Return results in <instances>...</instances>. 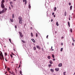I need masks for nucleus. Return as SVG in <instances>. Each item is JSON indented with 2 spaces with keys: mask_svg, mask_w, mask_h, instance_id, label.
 Here are the masks:
<instances>
[{
  "mask_svg": "<svg viewBox=\"0 0 75 75\" xmlns=\"http://www.w3.org/2000/svg\"><path fill=\"white\" fill-rule=\"evenodd\" d=\"M9 74H13V72L11 73V71H9Z\"/></svg>",
  "mask_w": 75,
  "mask_h": 75,
  "instance_id": "obj_26",
  "label": "nucleus"
},
{
  "mask_svg": "<svg viewBox=\"0 0 75 75\" xmlns=\"http://www.w3.org/2000/svg\"><path fill=\"white\" fill-rule=\"evenodd\" d=\"M52 57L53 58H55V57L54 56V54H52Z\"/></svg>",
  "mask_w": 75,
  "mask_h": 75,
  "instance_id": "obj_19",
  "label": "nucleus"
},
{
  "mask_svg": "<svg viewBox=\"0 0 75 75\" xmlns=\"http://www.w3.org/2000/svg\"><path fill=\"white\" fill-rule=\"evenodd\" d=\"M13 48V51H15V50H16V49H15V48H14V47Z\"/></svg>",
  "mask_w": 75,
  "mask_h": 75,
  "instance_id": "obj_41",
  "label": "nucleus"
},
{
  "mask_svg": "<svg viewBox=\"0 0 75 75\" xmlns=\"http://www.w3.org/2000/svg\"><path fill=\"white\" fill-rule=\"evenodd\" d=\"M52 15L53 16H54V13L53 12L52 13Z\"/></svg>",
  "mask_w": 75,
  "mask_h": 75,
  "instance_id": "obj_46",
  "label": "nucleus"
},
{
  "mask_svg": "<svg viewBox=\"0 0 75 75\" xmlns=\"http://www.w3.org/2000/svg\"><path fill=\"white\" fill-rule=\"evenodd\" d=\"M53 21V19H52L51 20V22H52Z\"/></svg>",
  "mask_w": 75,
  "mask_h": 75,
  "instance_id": "obj_47",
  "label": "nucleus"
},
{
  "mask_svg": "<svg viewBox=\"0 0 75 75\" xmlns=\"http://www.w3.org/2000/svg\"><path fill=\"white\" fill-rule=\"evenodd\" d=\"M31 40L33 42H35V40H34V39H31Z\"/></svg>",
  "mask_w": 75,
  "mask_h": 75,
  "instance_id": "obj_14",
  "label": "nucleus"
},
{
  "mask_svg": "<svg viewBox=\"0 0 75 75\" xmlns=\"http://www.w3.org/2000/svg\"><path fill=\"white\" fill-rule=\"evenodd\" d=\"M26 4H27V1H26V2H25V5H26Z\"/></svg>",
  "mask_w": 75,
  "mask_h": 75,
  "instance_id": "obj_43",
  "label": "nucleus"
},
{
  "mask_svg": "<svg viewBox=\"0 0 75 75\" xmlns=\"http://www.w3.org/2000/svg\"><path fill=\"white\" fill-rule=\"evenodd\" d=\"M18 19L19 20V21L23 20V18H22V17H21L19 16L18 17Z\"/></svg>",
  "mask_w": 75,
  "mask_h": 75,
  "instance_id": "obj_5",
  "label": "nucleus"
},
{
  "mask_svg": "<svg viewBox=\"0 0 75 75\" xmlns=\"http://www.w3.org/2000/svg\"><path fill=\"white\" fill-rule=\"evenodd\" d=\"M0 59H1V60L3 59L4 60V57H3V53L1 52V54H0Z\"/></svg>",
  "mask_w": 75,
  "mask_h": 75,
  "instance_id": "obj_2",
  "label": "nucleus"
},
{
  "mask_svg": "<svg viewBox=\"0 0 75 75\" xmlns=\"http://www.w3.org/2000/svg\"><path fill=\"white\" fill-rule=\"evenodd\" d=\"M23 2H25L27 1V0H23Z\"/></svg>",
  "mask_w": 75,
  "mask_h": 75,
  "instance_id": "obj_29",
  "label": "nucleus"
},
{
  "mask_svg": "<svg viewBox=\"0 0 75 75\" xmlns=\"http://www.w3.org/2000/svg\"><path fill=\"white\" fill-rule=\"evenodd\" d=\"M14 14H12V18H14Z\"/></svg>",
  "mask_w": 75,
  "mask_h": 75,
  "instance_id": "obj_27",
  "label": "nucleus"
},
{
  "mask_svg": "<svg viewBox=\"0 0 75 75\" xmlns=\"http://www.w3.org/2000/svg\"><path fill=\"white\" fill-rule=\"evenodd\" d=\"M58 66L59 67H62V63H60L59 64Z\"/></svg>",
  "mask_w": 75,
  "mask_h": 75,
  "instance_id": "obj_9",
  "label": "nucleus"
},
{
  "mask_svg": "<svg viewBox=\"0 0 75 75\" xmlns=\"http://www.w3.org/2000/svg\"><path fill=\"white\" fill-rule=\"evenodd\" d=\"M7 10V9L6 8H4L2 10V11H0V14H1L3 13H4V12H6V11Z\"/></svg>",
  "mask_w": 75,
  "mask_h": 75,
  "instance_id": "obj_1",
  "label": "nucleus"
},
{
  "mask_svg": "<svg viewBox=\"0 0 75 75\" xmlns=\"http://www.w3.org/2000/svg\"><path fill=\"white\" fill-rule=\"evenodd\" d=\"M33 50H36V47H33Z\"/></svg>",
  "mask_w": 75,
  "mask_h": 75,
  "instance_id": "obj_21",
  "label": "nucleus"
},
{
  "mask_svg": "<svg viewBox=\"0 0 75 75\" xmlns=\"http://www.w3.org/2000/svg\"><path fill=\"white\" fill-rule=\"evenodd\" d=\"M53 61H55V59H53Z\"/></svg>",
  "mask_w": 75,
  "mask_h": 75,
  "instance_id": "obj_50",
  "label": "nucleus"
},
{
  "mask_svg": "<svg viewBox=\"0 0 75 75\" xmlns=\"http://www.w3.org/2000/svg\"><path fill=\"white\" fill-rule=\"evenodd\" d=\"M62 50H63V48H62L61 49L60 51H62Z\"/></svg>",
  "mask_w": 75,
  "mask_h": 75,
  "instance_id": "obj_30",
  "label": "nucleus"
},
{
  "mask_svg": "<svg viewBox=\"0 0 75 75\" xmlns=\"http://www.w3.org/2000/svg\"><path fill=\"white\" fill-rule=\"evenodd\" d=\"M1 8H4L5 7L4 5V4H1Z\"/></svg>",
  "mask_w": 75,
  "mask_h": 75,
  "instance_id": "obj_3",
  "label": "nucleus"
},
{
  "mask_svg": "<svg viewBox=\"0 0 75 75\" xmlns=\"http://www.w3.org/2000/svg\"><path fill=\"white\" fill-rule=\"evenodd\" d=\"M30 34L31 35V37H33V33H31Z\"/></svg>",
  "mask_w": 75,
  "mask_h": 75,
  "instance_id": "obj_18",
  "label": "nucleus"
},
{
  "mask_svg": "<svg viewBox=\"0 0 75 75\" xmlns=\"http://www.w3.org/2000/svg\"><path fill=\"white\" fill-rule=\"evenodd\" d=\"M9 40L10 42H11V39H9Z\"/></svg>",
  "mask_w": 75,
  "mask_h": 75,
  "instance_id": "obj_33",
  "label": "nucleus"
},
{
  "mask_svg": "<svg viewBox=\"0 0 75 75\" xmlns=\"http://www.w3.org/2000/svg\"><path fill=\"white\" fill-rule=\"evenodd\" d=\"M19 23L20 24H21L22 23L23 20H21L20 21H19Z\"/></svg>",
  "mask_w": 75,
  "mask_h": 75,
  "instance_id": "obj_6",
  "label": "nucleus"
},
{
  "mask_svg": "<svg viewBox=\"0 0 75 75\" xmlns=\"http://www.w3.org/2000/svg\"><path fill=\"white\" fill-rule=\"evenodd\" d=\"M72 8V6H71L70 7V10H71Z\"/></svg>",
  "mask_w": 75,
  "mask_h": 75,
  "instance_id": "obj_15",
  "label": "nucleus"
},
{
  "mask_svg": "<svg viewBox=\"0 0 75 75\" xmlns=\"http://www.w3.org/2000/svg\"><path fill=\"white\" fill-rule=\"evenodd\" d=\"M48 35H47L46 36V38H48Z\"/></svg>",
  "mask_w": 75,
  "mask_h": 75,
  "instance_id": "obj_44",
  "label": "nucleus"
},
{
  "mask_svg": "<svg viewBox=\"0 0 75 75\" xmlns=\"http://www.w3.org/2000/svg\"><path fill=\"white\" fill-rule=\"evenodd\" d=\"M49 62L50 64H53L52 61L51 60H50L49 61Z\"/></svg>",
  "mask_w": 75,
  "mask_h": 75,
  "instance_id": "obj_8",
  "label": "nucleus"
},
{
  "mask_svg": "<svg viewBox=\"0 0 75 75\" xmlns=\"http://www.w3.org/2000/svg\"><path fill=\"white\" fill-rule=\"evenodd\" d=\"M56 10H57V8H56V7H55L54 9V11H56Z\"/></svg>",
  "mask_w": 75,
  "mask_h": 75,
  "instance_id": "obj_22",
  "label": "nucleus"
},
{
  "mask_svg": "<svg viewBox=\"0 0 75 75\" xmlns=\"http://www.w3.org/2000/svg\"><path fill=\"white\" fill-rule=\"evenodd\" d=\"M70 31L71 33H72V29H70Z\"/></svg>",
  "mask_w": 75,
  "mask_h": 75,
  "instance_id": "obj_35",
  "label": "nucleus"
},
{
  "mask_svg": "<svg viewBox=\"0 0 75 75\" xmlns=\"http://www.w3.org/2000/svg\"><path fill=\"white\" fill-rule=\"evenodd\" d=\"M64 16H67V12H65L64 13Z\"/></svg>",
  "mask_w": 75,
  "mask_h": 75,
  "instance_id": "obj_20",
  "label": "nucleus"
},
{
  "mask_svg": "<svg viewBox=\"0 0 75 75\" xmlns=\"http://www.w3.org/2000/svg\"><path fill=\"white\" fill-rule=\"evenodd\" d=\"M7 71H6L5 72V74H7Z\"/></svg>",
  "mask_w": 75,
  "mask_h": 75,
  "instance_id": "obj_52",
  "label": "nucleus"
},
{
  "mask_svg": "<svg viewBox=\"0 0 75 75\" xmlns=\"http://www.w3.org/2000/svg\"><path fill=\"white\" fill-rule=\"evenodd\" d=\"M36 36L37 37H38V34H37V33H36Z\"/></svg>",
  "mask_w": 75,
  "mask_h": 75,
  "instance_id": "obj_31",
  "label": "nucleus"
},
{
  "mask_svg": "<svg viewBox=\"0 0 75 75\" xmlns=\"http://www.w3.org/2000/svg\"><path fill=\"white\" fill-rule=\"evenodd\" d=\"M5 60L6 61H8L7 60V59H6V58H5Z\"/></svg>",
  "mask_w": 75,
  "mask_h": 75,
  "instance_id": "obj_45",
  "label": "nucleus"
},
{
  "mask_svg": "<svg viewBox=\"0 0 75 75\" xmlns=\"http://www.w3.org/2000/svg\"><path fill=\"white\" fill-rule=\"evenodd\" d=\"M50 71L52 72H54V70L52 69H51Z\"/></svg>",
  "mask_w": 75,
  "mask_h": 75,
  "instance_id": "obj_12",
  "label": "nucleus"
},
{
  "mask_svg": "<svg viewBox=\"0 0 75 75\" xmlns=\"http://www.w3.org/2000/svg\"><path fill=\"white\" fill-rule=\"evenodd\" d=\"M11 7L12 8L13 7V5H11Z\"/></svg>",
  "mask_w": 75,
  "mask_h": 75,
  "instance_id": "obj_51",
  "label": "nucleus"
},
{
  "mask_svg": "<svg viewBox=\"0 0 75 75\" xmlns=\"http://www.w3.org/2000/svg\"><path fill=\"white\" fill-rule=\"evenodd\" d=\"M9 9H10H10H11V8L10 7H9Z\"/></svg>",
  "mask_w": 75,
  "mask_h": 75,
  "instance_id": "obj_57",
  "label": "nucleus"
},
{
  "mask_svg": "<svg viewBox=\"0 0 75 75\" xmlns=\"http://www.w3.org/2000/svg\"><path fill=\"white\" fill-rule=\"evenodd\" d=\"M5 2V1H4V0H2L1 2V4H3Z\"/></svg>",
  "mask_w": 75,
  "mask_h": 75,
  "instance_id": "obj_11",
  "label": "nucleus"
},
{
  "mask_svg": "<svg viewBox=\"0 0 75 75\" xmlns=\"http://www.w3.org/2000/svg\"><path fill=\"white\" fill-rule=\"evenodd\" d=\"M21 67V64H19V67Z\"/></svg>",
  "mask_w": 75,
  "mask_h": 75,
  "instance_id": "obj_53",
  "label": "nucleus"
},
{
  "mask_svg": "<svg viewBox=\"0 0 75 75\" xmlns=\"http://www.w3.org/2000/svg\"><path fill=\"white\" fill-rule=\"evenodd\" d=\"M36 47L37 48H38L39 50H40V49H41V48H40V47L39 45H37L36 46Z\"/></svg>",
  "mask_w": 75,
  "mask_h": 75,
  "instance_id": "obj_7",
  "label": "nucleus"
},
{
  "mask_svg": "<svg viewBox=\"0 0 75 75\" xmlns=\"http://www.w3.org/2000/svg\"><path fill=\"white\" fill-rule=\"evenodd\" d=\"M73 41H74V42H75V40H74Z\"/></svg>",
  "mask_w": 75,
  "mask_h": 75,
  "instance_id": "obj_63",
  "label": "nucleus"
},
{
  "mask_svg": "<svg viewBox=\"0 0 75 75\" xmlns=\"http://www.w3.org/2000/svg\"><path fill=\"white\" fill-rule=\"evenodd\" d=\"M13 1H16V0H13Z\"/></svg>",
  "mask_w": 75,
  "mask_h": 75,
  "instance_id": "obj_62",
  "label": "nucleus"
},
{
  "mask_svg": "<svg viewBox=\"0 0 75 75\" xmlns=\"http://www.w3.org/2000/svg\"><path fill=\"white\" fill-rule=\"evenodd\" d=\"M10 20L11 22H13V21H13V19H10Z\"/></svg>",
  "mask_w": 75,
  "mask_h": 75,
  "instance_id": "obj_17",
  "label": "nucleus"
},
{
  "mask_svg": "<svg viewBox=\"0 0 75 75\" xmlns=\"http://www.w3.org/2000/svg\"><path fill=\"white\" fill-rule=\"evenodd\" d=\"M29 8H31V6L30 5V4H29Z\"/></svg>",
  "mask_w": 75,
  "mask_h": 75,
  "instance_id": "obj_24",
  "label": "nucleus"
},
{
  "mask_svg": "<svg viewBox=\"0 0 75 75\" xmlns=\"http://www.w3.org/2000/svg\"><path fill=\"white\" fill-rule=\"evenodd\" d=\"M30 28H31V30H32V27H31Z\"/></svg>",
  "mask_w": 75,
  "mask_h": 75,
  "instance_id": "obj_61",
  "label": "nucleus"
},
{
  "mask_svg": "<svg viewBox=\"0 0 75 75\" xmlns=\"http://www.w3.org/2000/svg\"><path fill=\"white\" fill-rule=\"evenodd\" d=\"M72 45H73V46H74V44L73 43L72 44Z\"/></svg>",
  "mask_w": 75,
  "mask_h": 75,
  "instance_id": "obj_54",
  "label": "nucleus"
},
{
  "mask_svg": "<svg viewBox=\"0 0 75 75\" xmlns=\"http://www.w3.org/2000/svg\"><path fill=\"white\" fill-rule=\"evenodd\" d=\"M19 33L20 35V36H21V37H23V35L22 34L21 32H19Z\"/></svg>",
  "mask_w": 75,
  "mask_h": 75,
  "instance_id": "obj_4",
  "label": "nucleus"
},
{
  "mask_svg": "<svg viewBox=\"0 0 75 75\" xmlns=\"http://www.w3.org/2000/svg\"><path fill=\"white\" fill-rule=\"evenodd\" d=\"M47 58H48V59H51V56H49L47 57Z\"/></svg>",
  "mask_w": 75,
  "mask_h": 75,
  "instance_id": "obj_16",
  "label": "nucleus"
},
{
  "mask_svg": "<svg viewBox=\"0 0 75 75\" xmlns=\"http://www.w3.org/2000/svg\"><path fill=\"white\" fill-rule=\"evenodd\" d=\"M56 25H57V26H58L59 25L58 22H56Z\"/></svg>",
  "mask_w": 75,
  "mask_h": 75,
  "instance_id": "obj_13",
  "label": "nucleus"
},
{
  "mask_svg": "<svg viewBox=\"0 0 75 75\" xmlns=\"http://www.w3.org/2000/svg\"><path fill=\"white\" fill-rule=\"evenodd\" d=\"M51 49H52V46L51 47Z\"/></svg>",
  "mask_w": 75,
  "mask_h": 75,
  "instance_id": "obj_60",
  "label": "nucleus"
},
{
  "mask_svg": "<svg viewBox=\"0 0 75 75\" xmlns=\"http://www.w3.org/2000/svg\"><path fill=\"white\" fill-rule=\"evenodd\" d=\"M20 73L21 75V74H22V71H20Z\"/></svg>",
  "mask_w": 75,
  "mask_h": 75,
  "instance_id": "obj_25",
  "label": "nucleus"
},
{
  "mask_svg": "<svg viewBox=\"0 0 75 75\" xmlns=\"http://www.w3.org/2000/svg\"><path fill=\"white\" fill-rule=\"evenodd\" d=\"M65 74H66V72H64L63 73V74H64V75H65Z\"/></svg>",
  "mask_w": 75,
  "mask_h": 75,
  "instance_id": "obj_28",
  "label": "nucleus"
},
{
  "mask_svg": "<svg viewBox=\"0 0 75 75\" xmlns=\"http://www.w3.org/2000/svg\"><path fill=\"white\" fill-rule=\"evenodd\" d=\"M8 71L9 70H10V68H8L7 69Z\"/></svg>",
  "mask_w": 75,
  "mask_h": 75,
  "instance_id": "obj_32",
  "label": "nucleus"
},
{
  "mask_svg": "<svg viewBox=\"0 0 75 75\" xmlns=\"http://www.w3.org/2000/svg\"><path fill=\"white\" fill-rule=\"evenodd\" d=\"M69 6H71V3H69Z\"/></svg>",
  "mask_w": 75,
  "mask_h": 75,
  "instance_id": "obj_38",
  "label": "nucleus"
},
{
  "mask_svg": "<svg viewBox=\"0 0 75 75\" xmlns=\"http://www.w3.org/2000/svg\"><path fill=\"white\" fill-rule=\"evenodd\" d=\"M68 25L69 27H70V24H69V22H68Z\"/></svg>",
  "mask_w": 75,
  "mask_h": 75,
  "instance_id": "obj_23",
  "label": "nucleus"
},
{
  "mask_svg": "<svg viewBox=\"0 0 75 75\" xmlns=\"http://www.w3.org/2000/svg\"><path fill=\"white\" fill-rule=\"evenodd\" d=\"M5 68L6 69L7 68V67H6V66L5 67Z\"/></svg>",
  "mask_w": 75,
  "mask_h": 75,
  "instance_id": "obj_59",
  "label": "nucleus"
},
{
  "mask_svg": "<svg viewBox=\"0 0 75 75\" xmlns=\"http://www.w3.org/2000/svg\"><path fill=\"white\" fill-rule=\"evenodd\" d=\"M5 54L6 56V55H7V53H5Z\"/></svg>",
  "mask_w": 75,
  "mask_h": 75,
  "instance_id": "obj_39",
  "label": "nucleus"
},
{
  "mask_svg": "<svg viewBox=\"0 0 75 75\" xmlns=\"http://www.w3.org/2000/svg\"><path fill=\"white\" fill-rule=\"evenodd\" d=\"M54 17H55V15H54Z\"/></svg>",
  "mask_w": 75,
  "mask_h": 75,
  "instance_id": "obj_58",
  "label": "nucleus"
},
{
  "mask_svg": "<svg viewBox=\"0 0 75 75\" xmlns=\"http://www.w3.org/2000/svg\"><path fill=\"white\" fill-rule=\"evenodd\" d=\"M61 38H62V39H63L64 38V37H62Z\"/></svg>",
  "mask_w": 75,
  "mask_h": 75,
  "instance_id": "obj_55",
  "label": "nucleus"
},
{
  "mask_svg": "<svg viewBox=\"0 0 75 75\" xmlns=\"http://www.w3.org/2000/svg\"><path fill=\"white\" fill-rule=\"evenodd\" d=\"M52 66V65H51V64H49L48 65L49 67H51Z\"/></svg>",
  "mask_w": 75,
  "mask_h": 75,
  "instance_id": "obj_37",
  "label": "nucleus"
},
{
  "mask_svg": "<svg viewBox=\"0 0 75 75\" xmlns=\"http://www.w3.org/2000/svg\"><path fill=\"white\" fill-rule=\"evenodd\" d=\"M55 71H59V68H56V69H55Z\"/></svg>",
  "mask_w": 75,
  "mask_h": 75,
  "instance_id": "obj_10",
  "label": "nucleus"
},
{
  "mask_svg": "<svg viewBox=\"0 0 75 75\" xmlns=\"http://www.w3.org/2000/svg\"><path fill=\"white\" fill-rule=\"evenodd\" d=\"M10 56L12 58H13V56L12 55V54H11Z\"/></svg>",
  "mask_w": 75,
  "mask_h": 75,
  "instance_id": "obj_40",
  "label": "nucleus"
},
{
  "mask_svg": "<svg viewBox=\"0 0 75 75\" xmlns=\"http://www.w3.org/2000/svg\"><path fill=\"white\" fill-rule=\"evenodd\" d=\"M13 4V2H10V4Z\"/></svg>",
  "mask_w": 75,
  "mask_h": 75,
  "instance_id": "obj_36",
  "label": "nucleus"
},
{
  "mask_svg": "<svg viewBox=\"0 0 75 75\" xmlns=\"http://www.w3.org/2000/svg\"><path fill=\"white\" fill-rule=\"evenodd\" d=\"M69 20H70V18H69Z\"/></svg>",
  "mask_w": 75,
  "mask_h": 75,
  "instance_id": "obj_64",
  "label": "nucleus"
},
{
  "mask_svg": "<svg viewBox=\"0 0 75 75\" xmlns=\"http://www.w3.org/2000/svg\"><path fill=\"white\" fill-rule=\"evenodd\" d=\"M54 49H52L51 50L52 51H54Z\"/></svg>",
  "mask_w": 75,
  "mask_h": 75,
  "instance_id": "obj_56",
  "label": "nucleus"
},
{
  "mask_svg": "<svg viewBox=\"0 0 75 75\" xmlns=\"http://www.w3.org/2000/svg\"><path fill=\"white\" fill-rule=\"evenodd\" d=\"M61 45H63V43H62V42L61 43Z\"/></svg>",
  "mask_w": 75,
  "mask_h": 75,
  "instance_id": "obj_49",
  "label": "nucleus"
},
{
  "mask_svg": "<svg viewBox=\"0 0 75 75\" xmlns=\"http://www.w3.org/2000/svg\"><path fill=\"white\" fill-rule=\"evenodd\" d=\"M22 42H23V43H25V41H24V40H22Z\"/></svg>",
  "mask_w": 75,
  "mask_h": 75,
  "instance_id": "obj_34",
  "label": "nucleus"
},
{
  "mask_svg": "<svg viewBox=\"0 0 75 75\" xmlns=\"http://www.w3.org/2000/svg\"><path fill=\"white\" fill-rule=\"evenodd\" d=\"M15 28H17V25H15Z\"/></svg>",
  "mask_w": 75,
  "mask_h": 75,
  "instance_id": "obj_42",
  "label": "nucleus"
},
{
  "mask_svg": "<svg viewBox=\"0 0 75 75\" xmlns=\"http://www.w3.org/2000/svg\"><path fill=\"white\" fill-rule=\"evenodd\" d=\"M11 54H12V55H14V54L13 53H12Z\"/></svg>",
  "mask_w": 75,
  "mask_h": 75,
  "instance_id": "obj_48",
  "label": "nucleus"
}]
</instances>
